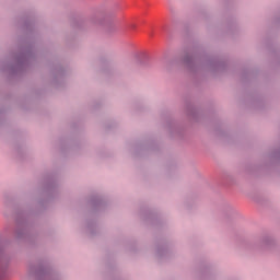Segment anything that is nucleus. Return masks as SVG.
Segmentation results:
<instances>
[{
    "label": "nucleus",
    "instance_id": "nucleus-1",
    "mask_svg": "<svg viewBox=\"0 0 280 280\" xmlns=\"http://www.w3.org/2000/svg\"><path fill=\"white\" fill-rule=\"evenodd\" d=\"M32 56V47L22 48L21 52L15 56V65L11 67V73L16 74L25 71V67H27V62H30Z\"/></svg>",
    "mask_w": 280,
    "mask_h": 280
},
{
    "label": "nucleus",
    "instance_id": "nucleus-2",
    "mask_svg": "<svg viewBox=\"0 0 280 280\" xmlns=\"http://www.w3.org/2000/svg\"><path fill=\"white\" fill-rule=\"evenodd\" d=\"M10 255L3 250V242L0 241V280H8Z\"/></svg>",
    "mask_w": 280,
    "mask_h": 280
},
{
    "label": "nucleus",
    "instance_id": "nucleus-3",
    "mask_svg": "<svg viewBox=\"0 0 280 280\" xmlns=\"http://www.w3.org/2000/svg\"><path fill=\"white\" fill-rule=\"evenodd\" d=\"M118 30H119V26L117 25L116 22H107L104 27V32L105 34H107V36H114V34L118 32Z\"/></svg>",
    "mask_w": 280,
    "mask_h": 280
},
{
    "label": "nucleus",
    "instance_id": "nucleus-4",
    "mask_svg": "<svg viewBox=\"0 0 280 280\" xmlns=\"http://www.w3.org/2000/svg\"><path fill=\"white\" fill-rule=\"evenodd\" d=\"M184 65H186L187 68L190 71H195V69H196V59L194 58V56H191L189 54H186L185 57H184Z\"/></svg>",
    "mask_w": 280,
    "mask_h": 280
},
{
    "label": "nucleus",
    "instance_id": "nucleus-5",
    "mask_svg": "<svg viewBox=\"0 0 280 280\" xmlns=\"http://www.w3.org/2000/svg\"><path fill=\"white\" fill-rule=\"evenodd\" d=\"M14 237L15 240H25V224L19 223L18 221Z\"/></svg>",
    "mask_w": 280,
    "mask_h": 280
},
{
    "label": "nucleus",
    "instance_id": "nucleus-6",
    "mask_svg": "<svg viewBox=\"0 0 280 280\" xmlns=\"http://www.w3.org/2000/svg\"><path fill=\"white\" fill-rule=\"evenodd\" d=\"M262 242H264V244L268 245V244H270V242H272V240L270 237H265V238H262Z\"/></svg>",
    "mask_w": 280,
    "mask_h": 280
},
{
    "label": "nucleus",
    "instance_id": "nucleus-7",
    "mask_svg": "<svg viewBox=\"0 0 280 280\" xmlns=\"http://www.w3.org/2000/svg\"><path fill=\"white\" fill-rule=\"evenodd\" d=\"M130 27L131 30H137V24H131Z\"/></svg>",
    "mask_w": 280,
    "mask_h": 280
}]
</instances>
